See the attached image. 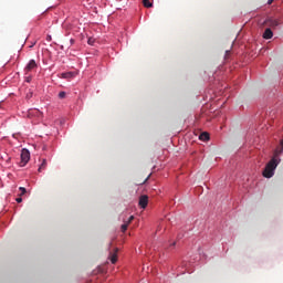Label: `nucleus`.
Here are the masks:
<instances>
[{"mask_svg": "<svg viewBox=\"0 0 283 283\" xmlns=\"http://www.w3.org/2000/svg\"><path fill=\"white\" fill-rule=\"evenodd\" d=\"M283 154V148L276 149L274 151L273 157L271 160L265 165V168L262 172L263 178H273L275 176V170L277 169V166L280 163H282V158H280Z\"/></svg>", "mask_w": 283, "mask_h": 283, "instance_id": "f257e3e1", "label": "nucleus"}, {"mask_svg": "<svg viewBox=\"0 0 283 283\" xmlns=\"http://www.w3.org/2000/svg\"><path fill=\"white\" fill-rule=\"evenodd\" d=\"M268 25L273 30H280L282 28V18L270 17L266 19Z\"/></svg>", "mask_w": 283, "mask_h": 283, "instance_id": "f03ea898", "label": "nucleus"}, {"mask_svg": "<svg viewBox=\"0 0 283 283\" xmlns=\"http://www.w3.org/2000/svg\"><path fill=\"white\" fill-rule=\"evenodd\" d=\"M20 158V167H25V165L30 163V150L28 148H22Z\"/></svg>", "mask_w": 283, "mask_h": 283, "instance_id": "7ed1b4c3", "label": "nucleus"}, {"mask_svg": "<svg viewBox=\"0 0 283 283\" xmlns=\"http://www.w3.org/2000/svg\"><path fill=\"white\" fill-rule=\"evenodd\" d=\"M149 205V196L142 195L139 197L138 206L140 209H147V206Z\"/></svg>", "mask_w": 283, "mask_h": 283, "instance_id": "20e7f679", "label": "nucleus"}, {"mask_svg": "<svg viewBox=\"0 0 283 283\" xmlns=\"http://www.w3.org/2000/svg\"><path fill=\"white\" fill-rule=\"evenodd\" d=\"M74 76H76V72L69 71L61 73V78H64L66 81L70 78H74Z\"/></svg>", "mask_w": 283, "mask_h": 283, "instance_id": "39448f33", "label": "nucleus"}, {"mask_svg": "<svg viewBox=\"0 0 283 283\" xmlns=\"http://www.w3.org/2000/svg\"><path fill=\"white\" fill-rule=\"evenodd\" d=\"M118 249H115L114 252L109 253V260L112 262V264H116V262L118 261Z\"/></svg>", "mask_w": 283, "mask_h": 283, "instance_id": "423d86ee", "label": "nucleus"}, {"mask_svg": "<svg viewBox=\"0 0 283 283\" xmlns=\"http://www.w3.org/2000/svg\"><path fill=\"white\" fill-rule=\"evenodd\" d=\"M36 67V61L30 60L29 63L25 66L27 72H32Z\"/></svg>", "mask_w": 283, "mask_h": 283, "instance_id": "0eeeda50", "label": "nucleus"}, {"mask_svg": "<svg viewBox=\"0 0 283 283\" xmlns=\"http://www.w3.org/2000/svg\"><path fill=\"white\" fill-rule=\"evenodd\" d=\"M132 220H134V216H130L127 220V222H124L120 227V231L122 233H125V231H127V227H129V222H132Z\"/></svg>", "mask_w": 283, "mask_h": 283, "instance_id": "6e6552de", "label": "nucleus"}, {"mask_svg": "<svg viewBox=\"0 0 283 283\" xmlns=\"http://www.w3.org/2000/svg\"><path fill=\"white\" fill-rule=\"evenodd\" d=\"M263 39H266V40L273 39V31L270 28L265 29L263 33Z\"/></svg>", "mask_w": 283, "mask_h": 283, "instance_id": "1a4fd4ad", "label": "nucleus"}, {"mask_svg": "<svg viewBox=\"0 0 283 283\" xmlns=\"http://www.w3.org/2000/svg\"><path fill=\"white\" fill-rule=\"evenodd\" d=\"M210 136H209V133L207 132H203L199 135V140H203V142H207L209 140Z\"/></svg>", "mask_w": 283, "mask_h": 283, "instance_id": "9d476101", "label": "nucleus"}, {"mask_svg": "<svg viewBox=\"0 0 283 283\" xmlns=\"http://www.w3.org/2000/svg\"><path fill=\"white\" fill-rule=\"evenodd\" d=\"M144 8H153L154 7V0H143Z\"/></svg>", "mask_w": 283, "mask_h": 283, "instance_id": "9b49d317", "label": "nucleus"}, {"mask_svg": "<svg viewBox=\"0 0 283 283\" xmlns=\"http://www.w3.org/2000/svg\"><path fill=\"white\" fill-rule=\"evenodd\" d=\"M45 167H48V159H42V163H41L38 171H43V169H45Z\"/></svg>", "mask_w": 283, "mask_h": 283, "instance_id": "f8f14e48", "label": "nucleus"}, {"mask_svg": "<svg viewBox=\"0 0 283 283\" xmlns=\"http://www.w3.org/2000/svg\"><path fill=\"white\" fill-rule=\"evenodd\" d=\"M19 191H21L20 196H25V193H28V190L25 189V187H20Z\"/></svg>", "mask_w": 283, "mask_h": 283, "instance_id": "ddd939ff", "label": "nucleus"}, {"mask_svg": "<svg viewBox=\"0 0 283 283\" xmlns=\"http://www.w3.org/2000/svg\"><path fill=\"white\" fill-rule=\"evenodd\" d=\"M65 96H67V93H65V91H61L59 93V98H65Z\"/></svg>", "mask_w": 283, "mask_h": 283, "instance_id": "4468645a", "label": "nucleus"}, {"mask_svg": "<svg viewBox=\"0 0 283 283\" xmlns=\"http://www.w3.org/2000/svg\"><path fill=\"white\" fill-rule=\"evenodd\" d=\"M229 54H231V50H227L226 51L224 61H227V59H229Z\"/></svg>", "mask_w": 283, "mask_h": 283, "instance_id": "2eb2a0df", "label": "nucleus"}, {"mask_svg": "<svg viewBox=\"0 0 283 283\" xmlns=\"http://www.w3.org/2000/svg\"><path fill=\"white\" fill-rule=\"evenodd\" d=\"M87 43H88V45H94V39L93 38H88Z\"/></svg>", "mask_w": 283, "mask_h": 283, "instance_id": "dca6fc26", "label": "nucleus"}, {"mask_svg": "<svg viewBox=\"0 0 283 283\" xmlns=\"http://www.w3.org/2000/svg\"><path fill=\"white\" fill-rule=\"evenodd\" d=\"M15 201H17L18 203H21V202H23V198L18 197V198L15 199Z\"/></svg>", "mask_w": 283, "mask_h": 283, "instance_id": "f3484780", "label": "nucleus"}, {"mask_svg": "<svg viewBox=\"0 0 283 283\" xmlns=\"http://www.w3.org/2000/svg\"><path fill=\"white\" fill-rule=\"evenodd\" d=\"M74 43H76V40H74L73 38H71V40H70V45H74Z\"/></svg>", "mask_w": 283, "mask_h": 283, "instance_id": "a211bd4d", "label": "nucleus"}, {"mask_svg": "<svg viewBox=\"0 0 283 283\" xmlns=\"http://www.w3.org/2000/svg\"><path fill=\"white\" fill-rule=\"evenodd\" d=\"M46 41L50 43V41H52V35H46Z\"/></svg>", "mask_w": 283, "mask_h": 283, "instance_id": "6ab92c4d", "label": "nucleus"}, {"mask_svg": "<svg viewBox=\"0 0 283 283\" xmlns=\"http://www.w3.org/2000/svg\"><path fill=\"white\" fill-rule=\"evenodd\" d=\"M151 178V174H149L148 176H147V178L145 179V182H147V180H149Z\"/></svg>", "mask_w": 283, "mask_h": 283, "instance_id": "aec40b11", "label": "nucleus"}, {"mask_svg": "<svg viewBox=\"0 0 283 283\" xmlns=\"http://www.w3.org/2000/svg\"><path fill=\"white\" fill-rule=\"evenodd\" d=\"M271 3H273V0L268 1V6H271Z\"/></svg>", "mask_w": 283, "mask_h": 283, "instance_id": "412c9836", "label": "nucleus"}, {"mask_svg": "<svg viewBox=\"0 0 283 283\" xmlns=\"http://www.w3.org/2000/svg\"><path fill=\"white\" fill-rule=\"evenodd\" d=\"M34 45H36V42H33L30 48H34Z\"/></svg>", "mask_w": 283, "mask_h": 283, "instance_id": "4be33fe9", "label": "nucleus"}, {"mask_svg": "<svg viewBox=\"0 0 283 283\" xmlns=\"http://www.w3.org/2000/svg\"><path fill=\"white\" fill-rule=\"evenodd\" d=\"M172 247H176V242L172 243Z\"/></svg>", "mask_w": 283, "mask_h": 283, "instance_id": "5701e85b", "label": "nucleus"}, {"mask_svg": "<svg viewBox=\"0 0 283 283\" xmlns=\"http://www.w3.org/2000/svg\"><path fill=\"white\" fill-rule=\"evenodd\" d=\"M27 83H30V78H29V80H27Z\"/></svg>", "mask_w": 283, "mask_h": 283, "instance_id": "b1692460", "label": "nucleus"}, {"mask_svg": "<svg viewBox=\"0 0 283 283\" xmlns=\"http://www.w3.org/2000/svg\"><path fill=\"white\" fill-rule=\"evenodd\" d=\"M116 1H123V0H116Z\"/></svg>", "mask_w": 283, "mask_h": 283, "instance_id": "393cba45", "label": "nucleus"}]
</instances>
